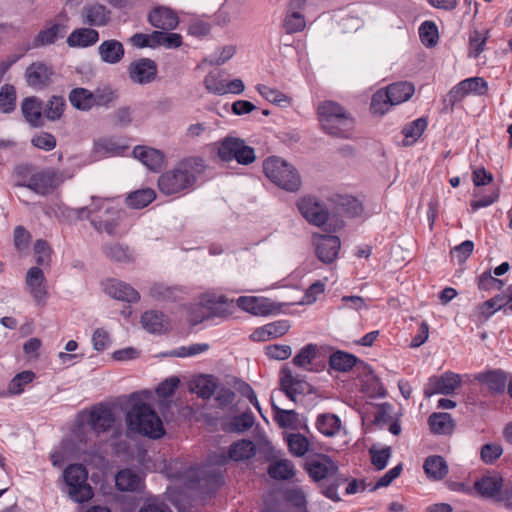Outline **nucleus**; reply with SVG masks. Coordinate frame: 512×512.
I'll return each mask as SVG.
<instances>
[{
	"instance_id": "412c9836",
	"label": "nucleus",
	"mask_w": 512,
	"mask_h": 512,
	"mask_svg": "<svg viewBox=\"0 0 512 512\" xmlns=\"http://www.w3.org/2000/svg\"><path fill=\"white\" fill-rule=\"evenodd\" d=\"M52 75V68L43 62L32 63L28 66L25 73L28 85L36 89L47 86L51 81Z\"/></svg>"
},
{
	"instance_id": "e2e57ef3",
	"label": "nucleus",
	"mask_w": 512,
	"mask_h": 512,
	"mask_svg": "<svg viewBox=\"0 0 512 512\" xmlns=\"http://www.w3.org/2000/svg\"><path fill=\"white\" fill-rule=\"evenodd\" d=\"M65 108V100L63 97L53 96L46 104L44 115L49 120H58Z\"/></svg>"
},
{
	"instance_id": "473e14b6",
	"label": "nucleus",
	"mask_w": 512,
	"mask_h": 512,
	"mask_svg": "<svg viewBox=\"0 0 512 512\" xmlns=\"http://www.w3.org/2000/svg\"><path fill=\"white\" fill-rule=\"evenodd\" d=\"M98 52L103 62L116 64L124 56V47L121 42L111 39L102 42L98 47Z\"/></svg>"
},
{
	"instance_id": "4d7b16f0",
	"label": "nucleus",
	"mask_w": 512,
	"mask_h": 512,
	"mask_svg": "<svg viewBox=\"0 0 512 512\" xmlns=\"http://www.w3.org/2000/svg\"><path fill=\"white\" fill-rule=\"evenodd\" d=\"M105 254L112 260L120 263H129L134 260L133 252L121 244L106 246Z\"/></svg>"
},
{
	"instance_id": "bf43d9fd",
	"label": "nucleus",
	"mask_w": 512,
	"mask_h": 512,
	"mask_svg": "<svg viewBox=\"0 0 512 512\" xmlns=\"http://www.w3.org/2000/svg\"><path fill=\"white\" fill-rule=\"evenodd\" d=\"M213 129L207 122H196L189 124L185 129V137L188 140H199L209 138Z\"/></svg>"
},
{
	"instance_id": "2eb2a0df",
	"label": "nucleus",
	"mask_w": 512,
	"mask_h": 512,
	"mask_svg": "<svg viewBox=\"0 0 512 512\" xmlns=\"http://www.w3.org/2000/svg\"><path fill=\"white\" fill-rule=\"evenodd\" d=\"M129 78L137 84H147L154 80L157 73L156 63L148 58H142L130 63Z\"/></svg>"
},
{
	"instance_id": "f3484780",
	"label": "nucleus",
	"mask_w": 512,
	"mask_h": 512,
	"mask_svg": "<svg viewBox=\"0 0 512 512\" xmlns=\"http://www.w3.org/2000/svg\"><path fill=\"white\" fill-rule=\"evenodd\" d=\"M272 410L274 413V421L281 428H289L292 430L307 429V421L302 418L295 410L281 409L274 402V395L271 396Z\"/></svg>"
},
{
	"instance_id": "0e129e2a",
	"label": "nucleus",
	"mask_w": 512,
	"mask_h": 512,
	"mask_svg": "<svg viewBox=\"0 0 512 512\" xmlns=\"http://www.w3.org/2000/svg\"><path fill=\"white\" fill-rule=\"evenodd\" d=\"M317 346L314 344H308L304 346L299 353L293 358V363L301 368H307V366L316 357Z\"/></svg>"
},
{
	"instance_id": "7c9ffc66",
	"label": "nucleus",
	"mask_w": 512,
	"mask_h": 512,
	"mask_svg": "<svg viewBox=\"0 0 512 512\" xmlns=\"http://www.w3.org/2000/svg\"><path fill=\"white\" fill-rule=\"evenodd\" d=\"M67 29L64 23H50L36 35L34 45L39 47L53 44L65 35Z\"/></svg>"
},
{
	"instance_id": "052dcab7",
	"label": "nucleus",
	"mask_w": 512,
	"mask_h": 512,
	"mask_svg": "<svg viewBox=\"0 0 512 512\" xmlns=\"http://www.w3.org/2000/svg\"><path fill=\"white\" fill-rule=\"evenodd\" d=\"M236 51L237 47L233 44L219 47L209 56L208 62L215 66L223 65L235 55Z\"/></svg>"
},
{
	"instance_id": "c03bdc74",
	"label": "nucleus",
	"mask_w": 512,
	"mask_h": 512,
	"mask_svg": "<svg viewBox=\"0 0 512 512\" xmlns=\"http://www.w3.org/2000/svg\"><path fill=\"white\" fill-rule=\"evenodd\" d=\"M504 306H506L504 298L498 295L478 305L475 309L474 316L479 320H487Z\"/></svg>"
},
{
	"instance_id": "f8f14e48",
	"label": "nucleus",
	"mask_w": 512,
	"mask_h": 512,
	"mask_svg": "<svg viewBox=\"0 0 512 512\" xmlns=\"http://www.w3.org/2000/svg\"><path fill=\"white\" fill-rule=\"evenodd\" d=\"M103 288L107 295L120 301L136 303L140 299V294L136 289L118 279H107L103 282Z\"/></svg>"
},
{
	"instance_id": "864d4df0",
	"label": "nucleus",
	"mask_w": 512,
	"mask_h": 512,
	"mask_svg": "<svg viewBox=\"0 0 512 512\" xmlns=\"http://www.w3.org/2000/svg\"><path fill=\"white\" fill-rule=\"evenodd\" d=\"M419 37L424 46L434 47L439 40L437 25L432 21H424L419 27Z\"/></svg>"
},
{
	"instance_id": "338daca9",
	"label": "nucleus",
	"mask_w": 512,
	"mask_h": 512,
	"mask_svg": "<svg viewBox=\"0 0 512 512\" xmlns=\"http://www.w3.org/2000/svg\"><path fill=\"white\" fill-rule=\"evenodd\" d=\"M31 143L39 149L51 151L56 146V139L50 133L39 132L32 137Z\"/></svg>"
},
{
	"instance_id": "5fc2aeb1",
	"label": "nucleus",
	"mask_w": 512,
	"mask_h": 512,
	"mask_svg": "<svg viewBox=\"0 0 512 512\" xmlns=\"http://www.w3.org/2000/svg\"><path fill=\"white\" fill-rule=\"evenodd\" d=\"M155 199V192L152 189H142L131 193L127 199V205L135 208L141 209L146 207Z\"/></svg>"
},
{
	"instance_id": "3c124183",
	"label": "nucleus",
	"mask_w": 512,
	"mask_h": 512,
	"mask_svg": "<svg viewBox=\"0 0 512 512\" xmlns=\"http://www.w3.org/2000/svg\"><path fill=\"white\" fill-rule=\"evenodd\" d=\"M256 90L263 98L273 104L279 106H288L291 104V98L275 88H271L264 84H258L256 86Z\"/></svg>"
},
{
	"instance_id": "de8ad7c7",
	"label": "nucleus",
	"mask_w": 512,
	"mask_h": 512,
	"mask_svg": "<svg viewBox=\"0 0 512 512\" xmlns=\"http://www.w3.org/2000/svg\"><path fill=\"white\" fill-rule=\"evenodd\" d=\"M362 389L371 397H380L383 394V388L380 379L372 370L365 367L362 377Z\"/></svg>"
},
{
	"instance_id": "9b49d317",
	"label": "nucleus",
	"mask_w": 512,
	"mask_h": 512,
	"mask_svg": "<svg viewBox=\"0 0 512 512\" xmlns=\"http://www.w3.org/2000/svg\"><path fill=\"white\" fill-rule=\"evenodd\" d=\"M487 88V82L482 77L464 79L449 91V101L456 103L469 94L482 95L487 91Z\"/></svg>"
},
{
	"instance_id": "ddd939ff",
	"label": "nucleus",
	"mask_w": 512,
	"mask_h": 512,
	"mask_svg": "<svg viewBox=\"0 0 512 512\" xmlns=\"http://www.w3.org/2000/svg\"><path fill=\"white\" fill-rule=\"evenodd\" d=\"M62 182L63 178L59 173L54 170H46L32 175L26 187L44 195L58 187Z\"/></svg>"
},
{
	"instance_id": "58836bf2",
	"label": "nucleus",
	"mask_w": 512,
	"mask_h": 512,
	"mask_svg": "<svg viewBox=\"0 0 512 512\" xmlns=\"http://www.w3.org/2000/svg\"><path fill=\"white\" fill-rule=\"evenodd\" d=\"M141 324L149 333H162L167 328L164 314L157 311H146L141 317Z\"/></svg>"
},
{
	"instance_id": "13d9d810",
	"label": "nucleus",
	"mask_w": 512,
	"mask_h": 512,
	"mask_svg": "<svg viewBox=\"0 0 512 512\" xmlns=\"http://www.w3.org/2000/svg\"><path fill=\"white\" fill-rule=\"evenodd\" d=\"M500 196L499 189H493L489 193L475 192L474 199L470 203L471 211L476 212L481 208L488 207L495 203Z\"/></svg>"
},
{
	"instance_id": "09e8293b",
	"label": "nucleus",
	"mask_w": 512,
	"mask_h": 512,
	"mask_svg": "<svg viewBox=\"0 0 512 512\" xmlns=\"http://www.w3.org/2000/svg\"><path fill=\"white\" fill-rule=\"evenodd\" d=\"M427 127V121L424 118H418L412 121L410 124L403 128L404 140L403 143L405 146H410L414 144L420 136L423 134Z\"/></svg>"
},
{
	"instance_id": "4be33fe9",
	"label": "nucleus",
	"mask_w": 512,
	"mask_h": 512,
	"mask_svg": "<svg viewBox=\"0 0 512 512\" xmlns=\"http://www.w3.org/2000/svg\"><path fill=\"white\" fill-rule=\"evenodd\" d=\"M133 156L152 171H158L164 165V154L158 149L148 146H136Z\"/></svg>"
},
{
	"instance_id": "7ed1b4c3",
	"label": "nucleus",
	"mask_w": 512,
	"mask_h": 512,
	"mask_svg": "<svg viewBox=\"0 0 512 512\" xmlns=\"http://www.w3.org/2000/svg\"><path fill=\"white\" fill-rule=\"evenodd\" d=\"M127 429L152 439L161 438L164 433L162 420L152 407L142 401L135 402L126 413Z\"/></svg>"
},
{
	"instance_id": "0eeeda50",
	"label": "nucleus",
	"mask_w": 512,
	"mask_h": 512,
	"mask_svg": "<svg viewBox=\"0 0 512 512\" xmlns=\"http://www.w3.org/2000/svg\"><path fill=\"white\" fill-rule=\"evenodd\" d=\"M265 176L277 187L287 192H297L302 184L297 170L285 160L272 156L263 163Z\"/></svg>"
},
{
	"instance_id": "6e6552de",
	"label": "nucleus",
	"mask_w": 512,
	"mask_h": 512,
	"mask_svg": "<svg viewBox=\"0 0 512 512\" xmlns=\"http://www.w3.org/2000/svg\"><path fill=\"white\" fill-rule=\"evenodd\" d=\"M218 157L224 162L249 165L256 160L255 150L238 137L227 136L218 145Z\"/></svg>"
},
{
	"instance_id": "2f4dec72",
	"label": "nucleus",
	"mask_w": 512,
	"mask_h": 512,
	"mask_svg": "<svg viewBox=\"0 0 512 512\" xmlns=\"http://www.w3.org/2000/svg\"><path fill=\"white\" fill-rule=\"evenodd\" d=\"M99 39V33L92 28L74 30L67 38V44L72 48H86L94 45Z\"/></svg>"
},
{
	"instance_id": "69168bd1",
	"label": "nucleus",
	"mask_w": 512,
	"mask_h": 512,
	"mask_svg": "<svg viewBox=\"0 0 512 512\" xmlns=\"http://www.w3.org/2000/svg\"><path fill=\"white\" fill-rule=\"evenodd\" d=\"M204 85L208 92L216 95H225L226 81L222 80L219 74L211 72L204 79Z\"/></svg>"
},
{
	"instance_id": "20e7f679",
	"label": "nucleus",
	"mask_w": 512,
	"mask_h": 512,
	"mask_svg": "<svg viewBox=\"0 0 512 512\" xmlns=\"http://www.w3.org/2000/svg\"><path fill=\"white\" fill-rule=\"evenodd\" d=\"M296 206L310 225L322 228L327 233H336L345 226L344 221L338 216H331L326 205L315 196L305 195L298 198Z\"/></svg>"
},
{
	"instance_id": "72a5a7b5",
	"label": "nucleus",
	"mask_w": 512,
	"mask_h": 512,
	"mask_svg": "<svg viewBox=\"0 0 512 512\" xmlns=\"http://www.w3.org/2000/svg\"><path fill=\"white\" fill-rule=\"evenodd\" d=\"M82 17L84 22L89 25L103 26L109 21L110 12L104 5L94 3L83 8Z\"/></svg>"
},
{
	"instance_id": "a18cd8bd",
	"label": "nucleus",
	"mask_w": 512,
	"mask_h": 512,
	"mask_svg": "<svg viewBox=\"0 0 512 512\" xmlns=\"http://www.w3.org/2000/svg\"><path fill=\"white\" fill-rule=\"evenodd\" d=\"M153 48L163 46L166 49L178 48L182 45V36L168 31L152 32Z\"/></svg>"
},
{
	"instance_id": "4c0bfd02",
	"label": "nucleus",
	"mask_w": 512,
	"mask_h": 512,
	"mask_svg": "<svg viewBox=\"0 0 512 512\" xmlns=\"http://www.w3.org/2000/svg\"><path fill=\"white\" fill-rule=\"evenodd\" d=\"M69 101L73 107L82 111H88L95 105L94 93L85 88L73 89Z\"/></svg>"
},
{
	"instance_id": "f257e3e1",
	"label": "nucleus",
	"mask_w": 512,
	"mask_h": 512,
	"mask_svg": "<svg viewBox=\"0 0 512 512\" xmlns=\"http://www.w3.org/2000/svg\"><path fill=\"white\" fill-rule=\"evenodd\" d=\"M80 219L87 218L93 227L101 232L114 235L118 232L122 212L112 199L92 197L90 205L74 210Z\"/></svg>"
},
{
	"instance_id": "f704fd0d",
	"label": "nucleus",
	"mask_w": 512,
	"mask_h": 512,
	"mask_svg": "<svg viewBox=\"0 0 512 512\" xmlns=\"http://www.w3.org/2000/svg\"><path fill=\"white\" fill-rule=\"evenodd\" d=\"M115 483L121 491H137L142 488V477L131 469H123L115 476Z\"/></svg>"
},
{
	"instance_id": "680f3d73",
	"label": "nucleus",
	"mask_w": 512,
	"mask_h": 512,
	"mask_svg": "<svg viewBox=\"0 0 512 512\" xmlns=\"http://www.w3.org/2000/svg\"><path fill=\"white\" fill-rule=\"evenodd\" d=\"M16 91L12 85L5 84L0 90V110L9 113L15 108Z\"/></svg>"
},
{
	"instance_id": "423d86ee",
	"label": "nucleus",
	"mask_w": 512,
	"mask_h": 512,
	"mask_svg": "<svg viewBox=\"0 0 512 512\" xmlns=\"http://www.w3.org/2000/svg\"><path fill=\"white\" fill-rule=\"evenodd\" d=\"M62 479L64 483L62 491L73 502L84 503L93 498L94 491L88 482V471L82 464L67 466L62 473Z\"/></svg>"
},
{
	"instance_id": "1a4fd4ad",
	"label": "nucleus",
	"mask_w": 512,
	"mask_h": 512,
	"mask_svg": "<svg viewBox=\"0 0 512 512\" xmlns=\"http://www.w3.org/2000/svg\"><path fill=\"white\" fill-rule=\"evenodd\" d=\"M330 234L314 233L312 235L316 256L325 264L333 263L337 259L341 248L340 238Z\"/></svg>"
},
{
	"instance_id": "5701e85b",
	"label": "nucleus",
	"mask_w": 512,
	"mask_h": 512,
	"mask_svg": "<svg viewBox=\"0 0 512 512\" xmlns=\"http://www.w3.org/2000/svg\"><path fill=\"white\" fill-rule=\"evenodd\" d=\"M44 280V273L40 268L32 267L28 270L26 285L34 300L39 304L44 303L47 294Z\"/></svg>"
},
{
	"instance_id": "8fccbe9b",
	"label": "nucleus",
	"mask_w": 512,
	"mask_h": 512,
	"mask_svg": "<svg viewBox=\"0 0 512 512\" xmlns=\"http://www.w3.org/2000/svg\"><path fill=\"white\" fill-rule=\"evenodd\" d=\"M285 439L290 453L296 457L304 456L310 448L309 440L302 434L290 433L286 435Z\"/></svg>"
},
{
	"instance_id": "6e6d98bb",
	"label": "nucleus",
	"mask_w": 512,
	"mask_h": 512,
	"mask_svg": "<svg viewBox=\"0 0 512 512\" xmlns=\"http://www.w3.org/2000/svg\"><path fill=\"white\" fill-rule=\"evenodd\" d=\"M489 31H473L469 38V57L477 58L485 49Z\"/></svg>"
},
{
	"instance_id": "6ab92c4d",
	"label": "nucleus",
	"mask_w": 512,
	"mask_h": 512,
	"mask_svg": "<svg viewBox=\"0 0 512 512\" xmlns=\"http://www.w3.org/2000/svg\"><path fill=\"white\" fill-rule=\"evenodd\" d=\"M201 307L206 308L214 317H228L234 311L233 301L215 294H205L201 299Z\"/></svg>"
},
{
	"instance_id": "a211bd4d",
	"label": "nucleus",
	"mask_w": 512,
	"mask_h": 512,
	"mask_svg": "<svg viewBox=\"0 0 512 512\" xmlns=\"http://www.w3.org/2000/svg\"><path fill=\"white\" fill-rule=\"evenodd\" d=\"M502 477L496 473H488L475 482V490L483 497L497 498L504 501L505 491L502 493Z\"/></svg>"
},
{
	"instance_id": "774afa93",
	"label": "nucleus",
	"mask_w": 512,
	"mask_h": 512,
	"mask_svg": "<svg viewBox=\"0 0 512 512\" xmlns=\"http://www.w3.org/2000/svg\"><path fill=\"white\" fill-rule=\"evenodd\" d=\"M179 384L180 379L177 376H171L158 385L156 393L161 398H169L174 394Z\"/></svg>"
},
{
	"instance_id": "f03ea898",
	"label": "nucleus",
	"mask_w": 512,
	"mask_h": 512,
	"mask_svg": "<svg viewBox=\"0 0 512 512\" xmlns=\"http://www.w3.org/2000/svg\"><path fill=\"white\" fill-rule=\"evenodd\" d=\"M203 168L204 161L202 158H185L174 169L159 177L158 187L166 195L179 193L195 183L197 175L203 171Z\"/></svg>"
},
{
	"instance_id": "39448f33",
	"label": "nucleus",
	"mask_w": 512,
	"mask_h": 512,
	"mask_svg": "<svg viewBox=\"0 0 512 512\" xmlns=\"http://www.w3.org/2000/svg\"><path fill=\"white\" fill-rule=\"evenodd\" d=\"M318 120L323 130L333 136L348 138L354 127L351 115L338 103L326 100L317 108Z\"/></svg>"
},
{
	"instance_id": "bb28decb",
	"label": "nucleus",
	"mask_w": 512,
	"mask_h": 512,
	"mask_svg": "<svg viewBox=\"0 0 512 512\" xmlns=\"http://www.w3.org/2000/svg\"><path fill=\"white\" fill-rule=\"evenodd\" d=\"M281 391L292 401L305 390V383L292 375L289 368L284 367L280 372Z\"/></svg>"
},
{
	"instance_id": "4468645a",
	"label": "nucleus",
	"mask_w": 512,
	"mask_h": 512,
	"mask_svg": "<svg viewBox=\"0 0 512 512\" xmlns=\"http://www.w3.org/2000/svg\"><path fill=\"white\" fill-rule=\"evenodd\" d=\"M148 22L157 29L172 31L179 24V16L169 7L157 6L149 12Z\"/></svg>"
},
{
	"instance_id": "c756f323",
	"label": "nucleus",
	"mask_w": 512,
	"mask_h": 512,
	"mask_svg": "<svg viewBox=\"0 0 512 512\" xmlns=\"http://www.w3.org/2000/svg\"><path fill=\"white\" fill-rule=\"evenodd\" d=\"M475 380L485 384L494 393H502L506 387L507 376L502 370L496 369L476 374Z\"/></svg>"
},
{
	"instance_id": "cd10ccee",
	"label": "nucleus",
	"mask_w": 512,
	"mask_h": 512,
	"mask_svg": "<svg viewBox=\"0 0 512 512\" xmlns=\"http://www.w3.org/2000/svg\"><path fill=\"white\" fill-rule=\"evenodd\" d=\"M256 448L250 440H240L232 444L229 448L228 456L221 454L218 464H223L229 458L233 461H243L249 459L255 454Z\"/></svg>"
},
{
	"instance_id": "79ce46f5",
	"label": "nucleus",
	"mask_w": 512,
	"mask_h": 512,
	"mask_svg": "<svg viewBox=\"0 0 512 512\" xmlns=\"http://www.w3.org/2000/svg\"><path fill=\"white\" fill-rule=\"evenodd\" d=\"M423 468L426 475L433 480H441L448 473V466L441 456L428 457Z\"/></svg>"
},
{
	"instance_id": "a878e982",
	"label": "nucleus",
	"mask_w": 512,
	"mask_h": 512,
	"mask_svg": "<svg viewBox=\"0 0 512 512\" xmlns=\"http://www.w3.org/2000/svg\"><path fill=\"white\" fill-rule=\"evenodd\" d=\"M306 0H293L290 2V13L284 21V28L287 33H296L304 30L306 21L300 10L305 6Z\"/></svg>"
},
{
	"instance_id": "e433bc0d",
	"label": "nucleus",
	"mask_w": 512,
	"mask_h": 512,
	"mask_svg": "<svg viewBox=\"0 0 512 512\" xmlns=\"http://www.w3.org/2000/svg\"><path fill=\"white\" fill-rule=\"evenodd\" d=\"M359 359L350 353L344 351H336L329 357V365L338 372H348L357 365Z\"/></svg>"
},
{
	"instance_id": "ea45409f",
	"label": "nucleus",
	"mask_w": 512,
	"mask_h": 512,
	"mask_svg": "<svg viewBox=\"0 0 512 512\" xmlns=\"http://www.w3.org/2000/svg\"><path fill=\"white\" fill-rule=\"evenodd\" d=\"M316 428L324 436L332 437L339 433L341 421L334 414H320L316 419Z\"/></svg>"
},
{
	"instance_id": "dca6fc26",
	"label": "nucleus",
	"mask_w": 512,
	"mask_h": 512,
	"mask_svg": "<svg viewBox=\"0 0 512 512\" xmlns=\"http://www.w3.org/2000/svg\"><path fill=\"white\" fill-rule=\"evenodd\" d=\"M415 93V85L410 81H397L386 86V113L390 106L409 101Z\"/></svg>"
},
{
	"instance_id": "603ef678",
	"label": "nucleus",
	"mask_w": 512,
	"mask_h": 512,
	"mask_svg": "<svg viewBox=\"0 0 512 512\" xmlns=\"http://www.w3.org/2000/svg\"><path fill=\"white\" fill-rule=\"evenodd\" d=\"M254 417L251 413H243L233 417L223 424V429L227 432H244L252 427Z\"/></svg>"
},
{
	"instance_id": "37998d69",
	"label": "nucleus",
	"mask_w": 512,
	"mask_h": 512,
	"mask_svg": "<svg viewBox=\"0 0 512 512\" xmlns=\"http://www.w3.org/2000/svg\"><path fill=\"white\" fill-rule=\"evenodd\" d=\"M36 375L31 370L17 373L9 382L7 392L10 395H20L25 391L26 386L32 383Z\"/></svg>"
},
{
	"instance_id": "c9c22d12",
	"label": "nucleus",
	"mask_w": 512,
	"mask_h": 512,
	"mask_svg": "<svg viewBox=\"0 0 512 512\" xmlns=\"http://www.w3.org/2000/svg\"><path fill=\"white\" fill-rule=\"evenodd\" d=\"M428 423L431 431L438 435L452 434L455 428L454 420L451 415L446 412L431 414Z\"/></svg>"
},
{
	"instance_id": "9d476101",
	"label": "nucleus",
	"mask_w": 512,
	"mask_h": 512,
	"mask_svg": "<svg viewBox=\"0 0 512 512\" xmlns=\"http://www.w3.org/2000/svg\"><path fill=\"white\" fill-rule=\"evenodd\" d=\"M461 378L459 374L445 372L441 376L430 377L424 387V395L427 398L435 394L450 395L460 386Z\"/></svg>"
},
{
	"instance_id": "49530a36",
	"label": "nucleus",
	"mask_w": 512,
	"mask_h": 512,
	"mask_svg": "<svg viewBox=\"0 0 512 512\" xmlns=\"http://www.w3.org/2000/svg\"><path fill=\"white\" fill-rule=\"evenodd\" d=\"M269 475L274 479L287 480L295 474V468L288 459H279L270 464Z\"/></svg>"
},
{
	"instance_id": "393cba45",
	"label": "nucleus",
	"mask_w": 512,
	"mask_h": 512,
	"mask_svg": "<svg viewBox=\"0 0 512 512\" xmlns=\"http://www.w3.org/2000/svg\"><path fill=\"white\" fill-rule=\"evenodd\" d=\"M306 470L313 480L320 481L334 474L337 466L329 457L322 456L319 459L307 462Z\"/></svg>"
},
{
	"instance_id": "a19ab883",
	"label": "nucleus",
	"mask_w": 512,
	"mask_h": 512,
	"mask_svg": "<svg viewBox=\"0 0 512 512\" xmlns=\"http://www.w3.org/2000/svg\"><path fill=\"white\" fill-rule=\"evenodd\" d=\"M25 119L33 126H41L43 124L42 107L40 101L36 98H27L21 106Z\"/></svg>"
},
{
	"instance_id": "b1692460",
	"label": "nucleus",
	"mask_w": 512,
	"mask_h": 512,
	"mask_svg": "<svg viewBox=\"0 0 512 512\" xmlns=\"http://www.w3.org/2000/svg\"><path fill=\"white\" fill-rule=\"evenodd\" d=\"M116 422L112 410L106 406L95 407L89 417V424L96 432H104L114 427Z\"/></svg>"
},
{
	"instance_id": "c85d7f7f",
	"label": "nucleus",
	"mask_w": 512,
	"mask_h": 512,
	"mask_svg": "<svg viewBox=\"0 0 512 512\" xmlns=\"http://www.w3.org/2000/svg\"><path fill=\"white\" fill-rule=\"evenodd\" d=\"M218 383L211 375H199L191 380L189 391L203 399H209L217 390Z\"/></svg>"
},
{
	"instance_id": "aec40b11",
	"label": "nucleus",
	"mask_w": 512,
	"mask_h": 512,
	"mask_svg": "<svg viewBox=\"0 0 512 512\" xmlns=\"http://www.w3.org/2000/svg\"><path fill=\"white\" fill-rule=\"evenodd\" d=\"M237 306L255 316L269 315L274 311V304L268 298L256 296H241L236 301Z\"/></svg>"
}]
</instances>
